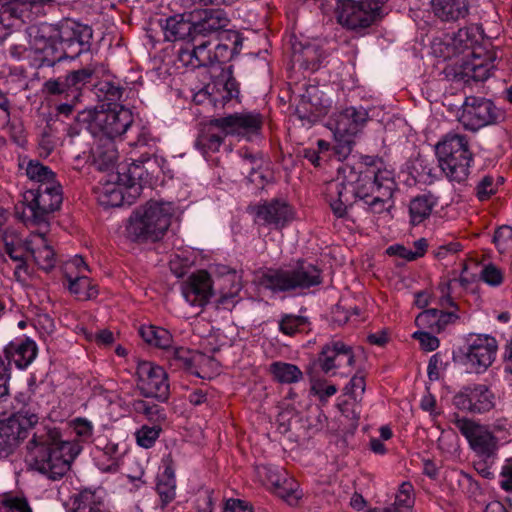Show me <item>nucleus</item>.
<instances>
[{
    "label": "nucleus",
    "instance_id": "obj_55",
    "mask_svg": "<svg viewBox=\"0 0 512 512\" xmlns=\"http://www.w3.org/2000/svg\"><path fill=\"white\" fill-rule=\"evenodd\" d=\"M259 478L266 484L274 488L286 474L283 470L272 465H260L257 467Z\"/></svg>",
    "mask_w": 512,
    "mask_h": 512
},
{
    "label": "nucleus",
    "instance_id": "obj_44",
    "mask_svg": "<svg viewBox=\"0 0 512 512\" xmlns=\"http://www.w3.org/2000/svg\"><path fill=\"white\" fill-rule=\"evenodd\" d=\"M156 491L163 504L170 503L176 495L175 472L171 465H166L164 471L158 475Z\"/></svg>",
    "mask_w": 512,
    "mask_h": 512
},
{
    "label": "nucleus",
    "instance_id": "obj_6",
    "mask_svg": "<svg viewBox=\"0 0 512 512\" xmlns=\"http://www.w3.org/2000/svg\"><path fill=\"white\" fill-rule=\"evenodd\" d=\"M436 155L441 171L451 182L461 183L470 173L473 153L465 135L449 132L436 145Z\"/></svg>",
    "mask_w": 512,
    "mask_h": 512
},
{
    "label": "nucleus",
    "instance_id": "obj_13",
    "mask_svg": "<svg viewBox=\"0 0 512 512\" xmlns=\"http://www.w3.org/2000/svg\"><path fill=\"white\" fill-rule=\"evenodd\" d=\"M335 17L341 27L357 33L382 19L377 8L368 7L363 0H337Z\"/></svg>",
    "mask_w": 512,
    "mask_h": 512
},
{
    "label": "nucleus",
    "instance_id": "obj_42",
    "mask_svg": "<svg viewBox=\"0 0 512 512\" xmlns=\"http://www.w3.org/2000/svg\"><path fill=\"white\" fill-rule=\"evenodd\" d=\"M269 372L276 381L283 384L297 383L303 378V373L298 366L282 361L271 363Z\"/></svg>",
    "mask_w": 512,
    "mask_h": 512
},
{
    "label": "nucleus",
    "instance_id": "obj_1",
    "mask_svg": "<svg viewBox=\"0 0 512 512\" xmlns=\"http://www.w3.org/2000/svg\"><path fill=\"white\" fill-rule=\"evenodd\" d=\"M339 171L342 176L327 186V198L335 216L344 217L356 199L374 214L388 212L393 206L394 175L383 167L382 160L366 157L364 169L343 167Z\"/></svg>",
    "mask_w": 512,
    "mask_h": 512
},
{
    "label": "nucleus",
    "instance_id": "obj_32",
    "mask_svg": "<svg viewBox=\"0 0 512 512\" xmlns=\"http://www.w3.org/2000/svg\"><path fill=\"white\" fill-rule=\"evenodd\" d=\"M368 119V113L363 107H347L335 119V130L340 136H354Z\"/></svg>",
    "mask_w": 512,
    "mask_h": 512
},
{
    "label": "nucleus",
    "instance_id": "obj_49",
    "mask_svg": "<svg viewBox=\"0 0 512 512\" xmlns=\"http://www.w3.org/2000/svg\"><path fill=\"white\" fill-rule=\"evenodd\" d=\"M123 92L124 88L113 80H103L96 85V95L103 101L116 102L121 99Z\"/></svg>",
    "mask_w": 512,
    "mask_h": 512
},
{
    "label": "nucleus",
    "instance_id": "obj_39",
    "mask_svg": "<svg viewBox=\"0 0 512 512\" xmlns=\"http://www.w3.org/2000/svg\"><path fill=\"white\" fill-rule=\"evenodd\" d=\"M437 205V198L431 194L416 196L410 201L409 215L412 225L423 223L431 215L434 207Z\"/></svg>",
    "mask_w": 512,
    "mask_h": 512
},
{
    "label": "nucleus",
    "instance_id": "obj_40",
    "mask_svg": "<svg viewBox=\"0 0 512 512\" xmlns=\"http://www.w3.org/2000/svg\"><path fill=\"white\" fill-rule=\"evenodd\" d=\"M237 278L236 273L232 271H229L223 278L224 283L230 284V288L228 290L222 288L220 296L216 301L217 308L231 310L239 302V293L242 287Z\"/></svg>",
    "mask_w": 512,
    "mask_h": 512
},
{
    "label": "nucleus",
    "instance_id": "obj_22",
    "mask_svg": "<svg viewBox=\"0 0 512 512\" xmlns=\"http://www.w3.org/2000/svg\"><path fill=\"white\" fill-rule=\"evenodd\" d=\"M474 34L469 27L458 29L457 32L435 37L431 43L432 53L444 60L452 59L473 50Z\"/></svg>",
    "mask_w": 512,
    "mask_h": 512
},
{
    "label": "nucleus",
    "instance_id": "obj_14",
    "mask_svg": "<svg viewBox=\"0 0 512 512\" xmlns=\"http://www.w3.org/2000/svg\"><path fill=\"white\" fill-rule=\"evenodd\" d=\"M239 84L233 77L231 67L222 69L219 75L195 94L197 103L208 101L216 109H222L232 99L239 96Z\"/></svg>",
    "mask_w": 512,
    "mask_h": 512
},
{
    "label": "nucleus",
    "instance_id": "obj_36",
    "mask_svg": "<svg viewBox=\"0 0 512 512\" xmlns=\"http://www.w3.org/2000/svg\"><path fill=\"white\" fill-rule=\"evenodd\" d=\"M53 0H0V16H8L9 18L21 19L22 21L30 20L33 9L52 2Z\"/></svg>",
    "mask_w": 512,
    "mask_h": 512
},
{
    "label": "nucleus",
    "instance_id": "obj_31",
    "mask_svg": "<svg viewBox=\"0 0 512 512\" xmlns=\"http://www.w3.org/2000/svg\"><path fill=\"white\" fill-rule=\"evenodd\" d=\"M7 363L13 362L17 368H27L37 355V346L29 338H16L5 347Z\"/></svg>",
    "mask_w": 512,
    "mask_h": 512
},
{
    "label": "nucleus",
    "instance_id": "obj_28",
    "mask_svg": "<svg viewBox=\"0 0 512 512\" xmlns=\"http://www.w3.org/2000/svg\"><path fill=\"white\" fill-rule=\"evenodd\" d=\"M254 213L257 223L276 229L284 227L293 219L292 208L286 202L276 199L257 205Z\"/></svg>",
    "mask_w": 512,
    "mask_h": 512
},
{
    "label": "nucleus",
    "instance_id": "obj_56",
    "mask_svg": "<svg viewBox=\"0 0 512 512\" xmlns=\"http://www.w3.org/2000/svg\"><path fill=\"white\" fill-rule=\"evenodd\" d=\"M480 278L489 286L497 287L503 283L504 273L499 267L490 263L482 268Z\"/></svg>",
    "mask_w": 512,
    "mask_h": 512
},
{
    "label": "nucleus",
    "instance_id": "obj_34",
    "mask_svg": "<svg viewBox=\"0 0 512 512\" xmlns=\"http://www.w3.org/2000/svg\"><path fill=\"white\" fill-rule=\"evenodd\" d=\"M131 146L135 147H147V151H144L140 158H133L131 157L132 163L130 164L128 168L129 176L132 181L130 188L135 187V181L136 180H142L143 179V169L141 168V165L144 163H148L150 161V155L154 154V148L156 146L155 139L151 136V134L147 130H142L137 140L132 142L130 144Z\"/></svg>",
    "mask_w": 512,
    "mask_h": 512
},
{
    "label": "nucleus",
    "instance_id": "obj_5",
    "mask_svg": "<svg viewBox=\"0 0 512 512\" xmlns=\"http://www.w3.org/2000/svg\"><path fill=\"white\" fill-rule=\"evenodd\" d=\"M13 409L8 418L0 420V457L7 456L20 440L25 439L40 419V405L24 393L15 397Z\"/></svg>",
    "mask_w": 512,
    "mask_h": 512
},
{
    "label": "nucleus",
    "instance_id": "obj_29",
    "mask_svg": "<svg viewBox=\"0 0 512 512\" xmlns=\"http://www.w3.org/2000/svg\"><path fill=\"white\" fill-rule=\"evenodd\" d=\"M48 228H38L31 232L25 240V248L36 264L44 271H50L56 264V257L52 247L48 244L46 233Z\"/></svg>",
    "mask_w": 512,
    "mask_h": 512
},
{
    "label": "nucleus",
    "instance_id": "obj_46",
    "mask_svg": "<svg viewBox=\"0 0 512 512\" xmlns=\"http://www.w3.org/2000/svg\"><path fill=\"white\" fill-rule=\"evenodd\" d=\"M273 492L289 505H296L302 496L297 481L292 477H288L287 474H285L279 484L273 488Z\"/></svg>",
    "mask_w": 512,
    "mask_h": 512
},
{
    "label": "nucleus",
    "instance_id": "obj_25",
    "mask_svg": "<svg viewBox=\"0 0 512 512\" xmlns=\"http://www.w3.org/2000/svg\"><path fill=\"white\" fill-rule=\"evenodd\" d=\"M165 355L170 367L175 370H186L200 378L205 377L202 374L203 367L214 363L212 359L203 353L192 351L184 347H173L172 345L165 352Z\"/></svg>",
    "mask_w": 512,
    "mask_h": 512
},
{
    "label": "nucleus",
    "instance_id": "obj_12",
    "mask_svg": "<svg viewBox=\"0 0 512 512\" xmlns=\"http://www.w3.org/2000/svg\"><path fill=\"white\" fill-rule=\"evenodd\" d=\"M503 118L493 101L484 97L467 96L462 104L459 122L470 131L496 124Z\"/></svg>",
    "mask_w": 512,
    "mask_h": 512
},
{
    "label": "nucleus",
    "instance_id": "obj_52",
    "mask_svg": "<svg viewBox=\"0 0 512 512\" xmlns=\"http://www.w3.org/2000/svg\"><path fill=\"white\" fill-rule=\"evenodd\" d=\"M413 486L404 482L401 484L398 493L395 497L394 507L384 509L382 512L391 511V512H402L401 509L408 510L412 507L414 503V498L412 496Z\"/></svg>",
    "mask_w": 512,
    "mask_h": 512
},
{
    "label": "nucleus",
    "instance_id": "obj_60",
    "mask_svg": "<svg viewBox=\"0 0 512 512\" xmlns=\"http://www.w3.org/2000/svg\"><path fill=\"white\" fill-rule=\"evenodd\" d=\"M493 241L500 253H504L512 248V227H499L493 237Z\"/></svg>",
    "mask_w": 512,
    "mask_h": 512
},
{
    "label": "nucleus",
    "instance_id": "obj_45",
    "mask_svg": "<svg viewBox=\"0 0 512 512\" xmlns=\"http://www.w3.org/2000/svg\"><path fill=\"white\" fill-rule=\"evenodd\" d=\"M126 188L119 184L107 183L99 191V202L105 207H120L125 204L124 191Z\"/></svg>",
    "mask_w": 512,
    "mask_h": 512
},
{
    "label": "nucleus",
    "instance_id": "obj_23",
    "mask_svg": "<svg viewBox=\"0 0 512 512\" xmlns=\"http://www.w3.org/2000/svg\"><path fill=\"white\" fill-rule=\"evenodd\" d=\"M215 124L228 135L251 140L260 134L263 117L258 112L244 111L215 118Z\"/></svg>",
    "mask_w": 512,
    "mask_h": 512
},
{
    "label": "nucleus",
    "instance_id": "obj_10",
    "mask_svg": "<svg viewBox=\"0 0 512 512\" xmlns=\"http://www.w3.org/2000/svg\"><path fill=\"white\" fill-rule=\"evenodd\" d=\"M30 36L33 59L38 67H51L69 58L70 52L65 51L56 30L51 26L31 28Z\"/></svg>",
    "mask_w": 512,
    "mask_h": 512
},
{
    "label": "nucleus",
    "instance_id": "obj_64",
    "mask_svg": "<svg viewBox=\"0 0 512 512\" xmlns=\"http://www.w3.org/2000/svg\"><path fill=\"white\" fill-rule=\"evenodd\" d=\"M499 483L502 489L512 493V456L507 458L502 465Z\"/></svg>",
    "mask_w": 512,
    "mask_h": 512
},
{
    "label": "nucleus",
    "instance_id": "obj_2",
    "mask_svg": "<svg viewBox=\"0 0 512 512\" xmlns=\"http://www.w3.org/2000/svg\"><path fill=\"white\" fill-rule=\"evenodd\" d=\"M80 452L81 446L64 440L56 428L47 429L41 434L35 433L27 444L33 468L51 480L61 479Z\"/></svg>",
    "mask_w": 512,
    "mask_h": 512
},
{
    "label": "nucleus",
    "instance_id": "obj_27",
    "mask_svg": "<svg viewBox=\"0 0 512 512\" xmlns=\"http://www.w3.org/2000/svg\"><path fill=\"white\" fill-rule=\"evenodd\" d=\"M212 286L210 274L205 270H200L193 273L182 284V295L189 305L203 307L212 296Z\"/></svg>",
    "mask_w": 512,
    "mask_h": 512
},
{
    "label": "nucleus",
    "instance_id": "obj_61",
    "mask_svg": "<svg viewBox=\"0 0 512 512\" xmlns=\"http://www.w3.org/2000/svg\"><path fill=\"white\" fill-rule=\"evenodd\" d=\"M438 313L439 309L437 308L426 309L417 315L415 324L421 329H428L435 333Z\"/></svg>",
    "mask_w": 512,
    "mask_h": 512
},
{
    "label": "nucleus",
    "instance_id": "obj_26",
    "mask_svg": "<svg viewBox=\"0 0 512 512\" xmlns=\"http://www.w3.org/2000/svg\"><path fill=\"white\" fill-rule=\"evenodd\" d=\"M476 0H430V12L441 23L455 24L465 20Z\"/></svg>",
    "mask_w": 512,
    "mask_h": 512
},
{
    "label": "nucleus",
    "instance_id": "obj_48",
    "mask_svg": "<svg viewBox=\"0 0 512 512\" xmlns=\"http://www.w3.org/2000/svg\"><path fill=\"white\" fill-rule=\"evenodd\" d=\"M96 65L90 64L85 68L72 71L69 73L66 78L68 80V86L71 88V93L73 97L76 98L78 96L79 90L90 81L94 73L96 72Z\"/></svg>",
    "mask_w": 512,
    "mask_h": 512
},
{
    "label": "nucleus",
    "instance_id": "obj_62",
    "mask_svg": "<svg viewBox=\"0 0 512 512\" xmlns=\"http://www.w3.org/2000/svg\"><path fill=\"white\" fill-rule=\"evenodd\" d=\"M346 393L349 394L356 402L362 399L365 392V379L361 375H354L345 387Z\"/></svg>",
    "mask_w": 512,
    "mask_h": 512
},
{
    "label": "nucleus",
    "instance_id": "obj_24",
    "mask_svg": "<svg viewBox=\"0 0 512 512\" xmlns=\"http://www.w3.org/2000/svg\"><path fill=\"white\" fill-rule=\"evenodd\" d=\"M453 404L460 410L484 413L494 407L495 396L486 385L472 384L463 387L453 397Z\"/></svg>",
    "mask_w": 512,
    "mask_h": 512
},
{
    "label": "nucleus",
    "instance_id": "obj_11",
    "mask_svg": "<svg viewBox=\"0 0 512 512\" xmlns=\"http://www.w3.org/2000/svg\"><path fill=\"white\" fill-rule=\"evenodd\" d=\"M230 23L227 14L220 10H205L199 19L194 20V37L212 39L228 43L233 47L241 46V38L238 32L227 29Z\"/></svg>",
    "mask_w": 512,
    "mask_h": 512
},
{
    "label": "nucleus",
    "instance_id": "obj_58",
    "mask_svg": "<svg viewBox=\"0 0 512 512\" xmlns=\"http://www.w3.org/2000/svg\"><path fill=\"white\" fill-rule=\"evenodd\" d=\"M498 182L495 181L493 176H484L477 184L475 191L476 196L480 201L489 199L493 194L496 193Z\"/></svg>",
    "mask_w": 512,
    "mask_h": 512
},
{
    "label": "nucleus",
    "instance_id": "obj_16",
    "mask_svg": "<svg viewBox=\"0 0 512 512\" xmlns=\"http://www.w3.org/2000/svg\"><path fill=\"white\" fill-rule=\"evenodd\" d=\"M497 340L488 334H470L465 342V361L475 373L484 372L495 360Z\"/></svg>",
    "mask_w": 512,
    "mask_h": 512
},
{
    "label": "nucleus",
    "instance_id": "obj_43",
    "mask_svg": "<svg viewBox=\"0 0 512 512\" xmlns=\"http://www.w3.org/2000/svg\"><path fill=\"white\" fill-rule=\"evenodd\" d=\"M139 334L146 343L161 348L165 352L172 345L173 338L171 333L162 327L153 325L142 326L139 329Z\"/></svg>",
    "mask_w": 512,
    "mask_h": 512
},
{
    "label": "nucleus",
    "instance_id": "obj_33",
    "mask_svg": "<svg viewBox=\"0 0 512 512\" xmlns=\"http://www.w3.org/2000/svg\"><path fill=\"white\" fill-rule=\"evenodd\" d=\"M472 56L469 60H464L461 64V74L464 78L474 81H485L487 80L492 70L494 69V55H489L487 58H482L480 53L472 50L470 52Z\"/></svg>",
    "mask_w": 512,
    "mask_h": 512
},
{
    "label": "nucleus",
    "instance_id": "obj_37",
    "mask_svg": "<svg viewBox=\"0 0 512 512\" xmlns=\"http://www.w3.org/2000/svg\"><path fill=\"white\" fill-rule=\"evenodd\" d=\"M20 169L25 171L26 176L37 184V188L58 184L55 173L36 159H23L19 163Z\"/></svg>",
    "mask_w": 512,
    "mask_h": 512
},
{
    "label": "nucleus",
    "instance_id": "obj_59",
    "mask_svg": "<svg viewBox=\"0 0 512 512\" xmlns=\"http://www.w3.org/2000/svg\"><path fill=\"white\" fill-rule=\"evenodd\" d=\"M72 428L75 435L82 441L88 442L92 439L94 426L91 421L86 418H75L72 421Z\"/></svg>",
    "mask_w": 512,
    "mask_h": 512
},
{
    "label": "nucleus",
    "instance_id": "obj_57",
    "mask_svg": "<svg viewBox=\"0 0 512 512\" xmlns=\"http://www.w3.org/2000/svg\"><path fill=\"white\" fill-rule=\"evenodd\" d=\"M11 378V371L9 363L0 355V406L7 402L9 398V381Z\"/></svg>",
    "mask_w": 512,
    "mask_h": 512
},
{
    "label": "nucleus",
    "instance_id": "obj_18",
    "mask_svg": "<svg viewBox=\"0 0 512 512\" xmlns=\"http://www.w3.org/2000/svg\"><path fill=\"white\" fill-rule=\"evenodd\" d=\"M455 426L479 456L490 459L496 455L498 440L486 426L467 418L457 419Z\"/></svg>",
    "mask_w": 512,
    "mask_h": 512
},
{
    "label": "nucleus",
    "instance_id": "obj_38",
    "mask_svg": "<svg viewBox=\"0 0 512 512\" xmlns=\"http://www.w3.org/2000/svg\"><path fill=\"white\" fill-rule=\"evenodd\" d=\"M73 512H107L102 489H84L73 497Z\"/></svg>",
    "mask_w": 512,
    "mask_h": 512
},
{
    "label": "nucleus",
    "instance_id": "obj_15",
    "mask_svg": "<svg viewBox=\"0 0 512 512\" xmlns=\"http://www.w3.org/2000/svg\"><path fill=\"white\" fill-rule=\"evenodd\" d=\"M315 364L325 375L335 376L338 370L354 367V348L342 340L332 339L322 346Z\"/></svg>",
    "mask_w": 512,
    "mask_h": 512
},
{
    "label": "nucleus",
    "instance_id": "obj_51",
    "mask_svg": "<svg viewBox=\"0 0 512 512\" xmlns=\"http://www.w3.org/2000/svg\"><path fill=\"white\" fill-rule=\"evenodd\" d=\"M134 411L144 415L149 421L160 422L165 419L164 409L157 404L145 400H137L133 403Z\"/></svg>",
    "mask_w": 512,
    "mask_h": 512
},
{
    "label": "nucleus",
    "instance_id": "obj_63",
    "mask_svg": "<svg viewBox=\"0 0 512 512\" xmlns=\"http://www.w3.org/2000/svg\"><path fill=\"white\" fill-rule=\"evenodd\" d=\"M44 88L47 93L52 95L68 94L71 92V88L68 86V80L66 77L64 80L50 79L45 82Z\"/></svg>",
    "mask_w": 512,
    "mask_h": 512
},
{
    "label": "nucleus",
    "instance_id": "obj_3",
    "mask_svg": "<svg viewBox=\"0 0 512 512\" xmlns=\"http://www.w3.org/2000/svg\"><path fill=\"white\" fill-rule=\"evenodd\" d=\"M321 269L304 259L269 268L263 274L262 284L273 293H301L322 283Z\"/></svg>",
    "mask_w": 512,
    "mask_h": 512
},
{
    "label": "nucleus",
    "instance_id": "obj_8",
    "mask_svg": "<svg viewBox=\"0 0 512 512\" xmlns=\"http://www.w3.org/2000/svg\"><path fill=\"white\" fill-rule=\"evenodd\" d=\"M61 185H49L31 188L23 194L26 205L27 223L38 228H48L51 214L62 204Z\"/></svg>",
    "mask_w": 512,
    "mask_h": 512
},
{
    "label": "nucleus",
    "instance_id": "obj_41",
    "mask_svg": "<svg viewBox=\"0 0 512 512\" xmlns=\"http://www.w3.org/2000/svg\"><path fill=\"white\" fill-rule=\"evenodd\" d=\"M4 251L14 262L17 263L14 269V276L16 280L19 282H25L30 275L29 266L27 265L25 257V251L27 252L25 244L23 246H17L12 242H5Z\"/></svg>",
    "mask_w": 512,
    "mask_h": 512
},
{
    "label": "nucleus",
    "instance_id": "obj_30",
    "mask_svg": "<svg viewBox=\"0 0 512 512\" xmlns=\"http://www.w3.org/2000/svg\"><path fill=\"white\" fill-rule=\"evenodd\" d=\"M166 41L189 40L194 38V20L191 14H176L160 20Z\"/></svg>",
    "mask_w": 512,
    "mask_h": 512
},
{
    "label": "nucleus",
    "instance_id": "obj_53",
    "mask_svg": "<svg viewBox=\"0 0 512 512\" xmlns=\"http://www.w3.org/2000/svg\"><path fill=\"white\" fill-rule=\"evenodd\" d=\"M0 504L7 512H32L27 499L23 496L5 493L0 496Z\"/></svg>",
    "mask_w": 512,
    "mask_h": 512
},
{
    "label": "nucleus",
    "instance_id": "obj_20",
    "mask_svg": "<svg viewBox=\"0 0 512 512\" xmlns=\"http://www.w3.org/2000/svg\"><path fill=\"white\" fill-rule=\"evenodd\" d=\"M129 446L117 436H98L95 439L94 459L103 472H116L127 454Z\"/></svg>",
    "mask_w": 512,
    "mask_h": 512
},
{
    "label": "nucleus",
    "instance_id": "obj_17",
    "mask_svg": "<svg viewBox=\"0 0 512 512\" xmlns=\"http://www.w3.org/2000/svg\"><path fill=\"white\" fill-rule=\"evenodd\" d=\"M136 374L138 387L145 397L156 398L161 402L169 398L170 384L163 367L150 361H140Z\"/></svg>",
    "mask_w": 512,
    "mask_h": 512
},
{
    "label": "nucleus",
    "instance_id": "obj_4",
    "mask_svg": "<svg viewBox=\"0 0 512 512\" xmlns=\"http://www.w3.org/2000/svg\"><path fill=\"white\" fill-rule=\"evenodd\" d=\"M174 205L171 202L151 200L130 216L126 226L128 238L133 241H157L171 224Z\"/></svg>",
    "mask_w": 512,
    "mask_h": 512
},
{
    "label": "nucleus",
    "instance_id": "obj_35",
    "mask_svg": "<svg viewBox=\"0 0 512 512\" xmlns=\"http://www.w3.org/2000/svg\"><path fill=\"white\" fill-rule=\"evenodd\" d=\"M228 134L215 124V118L203 125L195 141V147L204 155L218 152Z\"/></svg>",
    "mask_w": 512,
    "mask_h": 512
},
{
    "label": "nucleus",
    "instance_id": "obj_50",
    "mask_svg": "<svg viewBox=\"0 0 512 512\" xmlns=\"http://www.w3.org/2000/svg\"><path fill=\"white\" fill-rule=\"evenodd\" d=\"M307 326V318L300 315L286 314L279 321V330L288 336L304 331Z\"/></svg>",
    "mask_w": 512,
    "mask_h": 512
},
{
    "label": "nucleus",
    "instance_id": "obj_54",
    "mask_svg": "<svg viewBox=\"0 0 512 512\" xmlns=\"http://www.w3.org/2000/svg\"><path fill=\"white\" fill-rule=\"evenodd\" d=\"M161 432L159 425H143L135 433L137 444L143 448H151L158 439Z\"/></svg>",
    "mask_w": 512,
    "mask_h": 512
},
{
    "label": "nucleus",
    "instance_id": "obj_47",
    "mask_svg": "<svg viewBox=\"0 0 512 512\" xmlns=\"http://www.w3.org/2000/svg\"><path fill=\"white\" fill-rule=\"evenodd\" d=\"M95 163L100 170H109L118 160V151L114 142L107 139L106 143L99 146L94 154Z\"/></svg>",
    "mask_w": 512,
    "mask_h": 512
},
{
    "label": "nucleus",
    "instance_id": "obj_9",
    "mask_svg": "<svg viewBox=\"0 0 512 512\" xmlns=\"http://www.w3.org/2000/svg\"><path fill=\"white\" fill-rule=\"evenodd\" d=\"M193 47L181 49L179 61L192 69L225 63L237 52V47L220 41L194 37Z\"/></svg>",
    "mask_w": 512,
    "mask_h": 512
},
{
    "label": "nucleus",
    "instance_id": "obj_7",
    "mask_svg": "<svg viewBox=\"0 0 512 512\" xmlns=\"http://www.w3.org/2000/svg\"><path fill=\"white\" fill-rule=\"evenodd\" d=\"M104 104L99 108L87 109L80 113L79 119L87 124L88 130L94 136H106L107 139L122 135L133 123V115L130 109L114 103Z\"/></svg>",
    "mask_w": 512,
    "mask_h": 512
},
{
    "label": "nucleus",
    "instance_id": "obj_19",
    "mask_svg": "<svg viewBox=\"0 0 512 512\" xmlns=\"http://www.w3.org/2000/svg\"><path fill=\"white\" fill-rule=\"evenodd\" d=\"M56 33L65 51L70 52L69 58L74 59L91 47L93 31L90 26L66 19L61 22Z\"/></svg>",
    "mask_w": 512,
    "mask_h": 512
},
{
    "label": "nucleus",
    "instance_id": "obj_21",
    "mask_svg": "<svg viewBox=\"0 0 512 512\" xmlns=\"http://www.w3.org/2000/svg\"><path fill=\"white\" fill-rule=\"evenodd\" d=\"M89 268L81 256H74L64 268V278L71 294L79 300H90L98 295L96 285L87 276Z\"/></svg>",
    "mask_w": 512,
    "mask_h": 512
}]
</instances>
